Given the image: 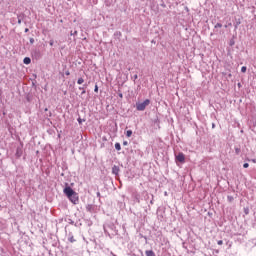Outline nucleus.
Here are the masks:
<instances>
[{"label":"nucleus","instance_id":"9","mask_svg":"<svg viewBox=\"0 0 256 256\" xmlns=\"http://www.w3.org/2000/svg\"><path fill=\"white\" fill-rule=\"evenodd\" d=\"M145 253L146 256H155V252H153V250H147Z\"/></svg>","mask_w":256,"mask_h":256},{"label":"nucleus","instance_id":"29","mask_svg":"<svg viewBox=\"0 0 256 256\" xmlns=\"http://www.w3.org/2000/svg\"><path fill=\"white\" fill-rule=\"evenodd\" d=\"M25 33H29V28H26V29H25Z\"/></svg>","mask_w":256,"mask_h":256},{"label":"nucleus","instance_id":"28","mask_svg":"<svg viewBox=\"0 0 256 256\" xmlns=\"http://www.w3.org/2000/svg\"><path fill=\"white\" fill-rule=\"evenodd\" d=\"M240 151H241V149L236 148V153H237V154H239V153H240Z\"/></svg>","mask_w":256,"mask_h":256},{"label":"nucleus","instance_id":"35","mask_svg":"<svg viewBox=\"0 0 256 256\" xmlns=\"http://www.w3.org/2000/svg\"><path fill=\"white\" fill-rule=\"evenodd\" d=\"M68 1H71V0H68Z\"/></svg>","mask_w":256,"mask_h":256},{"label":"nucleus","instance_id":"23","mask_svg":"<svg viewBox=\"0 0 256 256\" xmlns=\"http://www.w3.org/2000/svg\"><path fill=\"white\" fill-rule=\"evenodd\" d=\"M30 43H31V45H33L35 43V39L30 38Z\"/></svg>","mask_w":256,"mask_h":256},{"label":"nucleus","instance_id":"7","mask_svg":"<svg viewBox=\"0 0 256 256\" xmlns=\"http://www.w3.org/2000/svg\"><path fill=\"white\" fill-rule=\"evenodd\" d=\"M23 63H24L25 65H29V64L31 63V58L25 57L24 60H23Z\"/></svg>","mask_w":256,"mask_h":256},{"label":"nucleus","instance_id":"34","mask_svg":"<svg viewBox=\"0 0 256 256\" xmlns=\"http://www.w3.org/2000/svg\"><path fill=\"white\" fill-rule=\"evenodd\" d=\"M212 127H215V124H212Z\"/></svg>","mask_w":256,"mask_h":256},{"label":"nucleus","instance_id":"21","mask_svg":"<svg viewBox=\"0 0 256 256\" xmlns=\"http://www.w3.org/2000/svg\"><path fill=\"white\" fill-rule=\"evenodd\" d=\"M54 43L55 42L53 40H50V42H49L50 47H53Z\"/></svg>","mask_w":256,"mask_h":256},{"label":"nucleus","instance_id":"12","mask_svg":"<svg viewBox=\"0 0 256 256\" xmlns=\"http://www.w3.org/2000/svg\"><path fill=\"white\" fill-rule=\"evenodd\" d=\"M131 135H133V131L132 130H127L126 136L131 137Z\"/></svg>","mask_w":256,"mask_h":256},{"label":"nucleus","instance_id":"22","mask_svg":"<svg viewBox=\"0 0 256 256\" xmlns=\"http://www.w3.org/2000/svg\"><path fill=\"white\" fill-rule=\"evenodd\" d=\"M70 35H77V30H75L74 32L71 31V32H70Z\"/></svg>","mask_w":256,"mask_h":256},{"label":"nucleus","instance_id":"31","mask_svg":"<svg viewBox=\"0 0 256 256\" xmlns=\"http://www.w3.org/2000/svg\"><path fill=\"white\" fill-rule=\"evenodd\" d=\"M119 97L123 98V94H119Z\"/></svg>","mask_w":256,"mask_h":256},{"label":"nucleus","instance_id":"10","mask_svg":"<svg viewBox=\"0 0 256 256\" xmlns=\"http://www.w3.org/2000/svg\"><path fill=\"white\" fill-rule=\"evenodd\" d=\"M115 149H116V151H121V144L120 143H116L115 144Z\"/></svg>","mask_w":256,"mask_h":256},{"label":"nucleus","instance_id":"4","mask_svg":"<svg viewBox=\"0 0 256 256\" xmlns=\"http://www.w3.org/2000/svg\"><path fill=\"white\" fill-rule=\"evenodd\" d=\"M64 193H65V195H67V197H71V195H73L75 192L72 187L68 186V187L64 188Z\"/></svg>","mask_w":256,"mask_h":256},{"label":"nucleus","instance_id":"13","mask_svg":"<svg viewBox=\"0 0 256 256\" xmlns=\"http://www.w3.org/2000/svg\"><path fill=\"white\" fill-rule=\"evenodd\" d=\"M68 241H70V243H75V238L73 237V236H70L69 238H68Z\"/></svg>","mask_w":256,"mask_h":256},{"label":"nucleus","instance_id":"16","mask_svg":"<svg viewBox=\"0 0 256 256\" xmlns=\"http://www.w3.org/2000/svg\"><path fill=\"white\" fill-rule=\"evenodd\" d=\"M79 89H80V90H83V91L81 92V95H85V93H86L85 87H79Z\"/></svg>","mask_w":256,"mask_h":256},{"label":"nucleus","instance_id":"11","mask_svg":"<svg viewBox=\"0 0 256 256\" xmlns=\"http://www.w3.org/2000/svg\"><path fill=\"white\" fill-rule=\"evenodd\" d=\"M77 83L78 85H83V83H85V80L83 78H79Z\"/></svg>","mask_w":256,"mask_h":256},{"label":"nucleus","instance_id":"5","mask_svg":"<svg viewBox=\"0 0 256 256\" xmlns=\"http://www.w3.org/2000/svg\"><path fill=\"white\" fill-rule=\"evenodd\" d=\"M112 173L113 175H119V166H113Z\"/></svg>","mask_w":256,"mask_h":256},{"label":"nucleus","instance_id":"15","mask_svg":"<svg viewBox=\"0 0 256 256\" xmlns=\"http://www.w3.org/2000/svg\"><path fill=\"white\" fill-rule=\"evenodd\" d=\"M227 199H228L229 203H233V200H234L233 196H228Z\"/></svg>","mask_w":256,"mask_h":256},{"label":"nucleus","instance_id":"32","mask_svg":"<svg viewBox=\"0 0 256 256\" xmlns=\"http://www.w3.org/2000/svg\"><path fill=\"white\" fill-rule=\"evenodd\" d=\"M66 75H70V73H69V72H66Z\"/></svg>","mask_w":256,"mask_h":256},{"label":"nucleus","instance_id":"17","mask_svg":"<svg viewBox=\"0 0 256 256\" xmlns=\"http://www.w3.org/2000/svg\"><path fill=\"white\" fill-rule=\"evenodd\" d=\"M241 72H242V73H246V72H247V67L243 66V67L241 68Z\"/></svg>","mask_w":256,"mask_h":256},{"label":"nucleus","instance_id":"6","mask_svg":"<svg viewBox=\"0 0 256 256\" xmlns=\"http://www.w3.org/2000/svg\"><path fill=\"white\" fill-rule=\"evenodd\" d=\"M21 155H23V150L21 149V147H18L16 149V156L17 157H21Z\"/></svg>","mask_w":256,"mask_h":256},{"label":"nucleus","instance_id":"2","mask_svg":"<svg viewBox=\"0 0 256 256\" xmlns=\"http://www.w3.org/2000/svg\"><path fill=\"white\" fill-rule=\"evenodd\" d=\"M68 199L74 204L77 205L79 203V196H77V193L75 192L73 195L69 196Z\"/></svg>","mask_w":256,"mask_h":256},{"label":"nucleus","instance_id":"19","mask_svg":"<svg viewBox=\"0 0 256 256\" xmlns=\"http://www.w3.org/2000/svg\"><path fill=\"white\" fill-rule=\"evenodd\" d=\"M18 25H21V15H18Z\"/></svg>","mask_w":256,"mask_h":256},{"label":"nucleus","instance_id":"25","mask_svg":"<svg viewBox=\"0 0 256 256\" xmlns=\"http://www.w3.org/2000/svg\"><path fill=\"white\" fill-rule=\"evenodd\" d=\"M78 123L81 125L83 123V120L81 118H78Z\"/></svg>","mask_w":256,"mask_h":256},{"label":"nucleus","instance_id":"20","mask_svg":"<svg viewBox=\"0 0 256 256\" xmlns=\"http://www.w3.org/2000/svg\"><path fill=\"white\" fill-rule=\"evenodd\" d=\"M243 167H244V169H247L249 167V163H244Z\"/></svg>","mask_w":256,"mask_h":256},{"label":"nucleus","instance_id":"27","mask_svg":"<svg viewBox=\"0 0 256 256\" xmlns=\"http://www.w3.org/2000/svg\"><path fill=\"white\" fill-rule=\"evenodd\" d=\"M217 243L218 245H223V240H219Z\"/></svg>","mask_w":256,"mask_h":256},{"label":"nucleus","instance_id":"3","mask_svg":"<svg viewBox=\"0 0 256 256\" xmlns=\"http://www.w3.org/2000/svg\"><path fill=\"white\" fill-rule=\"evenodd\" d=\"M176 161H178L179 163H185V154H183L182 152L178 153L176 155Z\"/></svg>","mask_w":256,"mask_h":256},{"label":"nucleus","instance_id":"24","mask_svg":"<svg viewBox=\"0 0 256 256\" xmlns=\"http://www.w3.org/2000/svg\"><path fill=\"white\" fill-rule=\"evenodd\" d=\"M138 78H139V76H137V74H135V75L133 76L134 81H136V79H138Z\"/></svg>","mask_w":256,"mask_h":256},{"label":"nucleus","instance_id":"18","mask_svg":"<svg viewBox=\"0 0 256 256\" xmlns=\"http://www.w3.org/2000/svg\"><path fill=\"white\" fill-rule=\"evenodd\" d=\"M245 215H249V208H244Z\"/></svg>","mask_w":256,"mask_h":256},{"label":"nucleus","instance_id":"26","mask_svg":"<svg viewBox=\"0 0 256 256\" xmlns=\"http://www.w3.org/2000/svg\"><path fill=\"white\" fill-rule=\"evenodd\" d=\"M94 91H95V93H97L99 91V87L95 86Z\"/></svg>","mask_w":256,"mask_h":256},{"label":"nucleus","instance_id":"8","mask_svg":"<svg viewBox=\"0 0 256 256\" xmlns=\"http://www.w3.org/2000/svg\"><path fill=\"white\" fill-rule=\"evenodd\" d=\"M241 25V19H236V22L234 23L235 29H237Z\"/></svg>","mask_w":256,"mask_h":256},{"label":"nucleus","instance_id":"33","mask_svg":"<svg viewBox=\"0 0 256 256\" xmlns=\"http://www.w3.org/2000/svg\"><path fill=\"white\" fill-rule=\"evenodd\" d=\"M252 162L255 163L256 162L255 159H253Z\"/></svg>","mask_w":256,"mask_h":256},{"label":"nucleus","instance_id":"14","mask_svg":"<svg viewBox=\"0 0 256 256\" xmlns=\"http://www.w3.org/2000/svg\"><path fill=\"white\" fill-rule=\"evenodd\" d=\"M221 27H223V24H221V23H217V24L215 25V29H217V28L221 29Z\"/></svg>","mask_w":256,"mask_h":256},{"label":"nucleus","instance_id":"1","mask_svg":"<svg viewBox=\"0 0 256 256\" xmlns=\"http://www.w3.org/2000/svg\"><path fill=\"white\" fill-rule=\"evenodd\" d=\"M149 103H151V100L146 99L144 102L136 104L137 111H145L147 106H149Z\"/></svg>","mask_w":256,"mask_h":256},{"label":"nucleus","instance_id":"30","mask_svg":"<svg viewBox=\"0 0 256 256\" xmlns=\"http://www.w3.org/2000/svg\"><path fill=\"white\" fill-rule=\"evenodd\" d=\"M123 145H128L127 141H124V142H123Z\"/></svg>","mask_w":256,"mask_h":256}]
</instances>
